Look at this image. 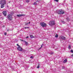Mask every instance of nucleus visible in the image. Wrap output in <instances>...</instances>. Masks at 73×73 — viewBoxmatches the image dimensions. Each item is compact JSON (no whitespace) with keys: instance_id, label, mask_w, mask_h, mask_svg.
<instances>
[{"instance_id":"f257e3e1","label":"nucleus","mask_w":73,"mask_h":73,"mask_svg":"<svg viewBox=\"0 0 73 73\" xmlns=\"http://www.w3.org/2000/svg\"><path fill=\"white\" fill-rule=\"evenodd\" d=\"M56 13H58V14H59V15H62L65 13V12L63 11H62V10L61 9L59 10L58 11H56Z\"/></svg>"},{"instance_id":"f03ea898","label":"nucleus","mask_w":73,"mask_h":73,"mask_svg":"<svg viewBox=\"0 0 73 73\" xmlns=\"http://www.w3.org/2000/svg\"><path fill=\"white\" fill-rule=\"evenodd\" d=\"M6 4V1L5 0H2L0 2V4H3V5H5Z\"/></svg>"},{"instance_id":"7ed1b4c3","label":"nucleus","mask_w":73,"mask_h":73,"mask_svg":"<svg viewBox=\"0 0 73 73\" xmlns=\"http://www.w3.org/2000/svg\"><path fill=\"white\" fill-rule=\"evenodd\" d=\"M7 18L8 20H11L12 19V16L11 14L7 16Z\"/></svg>"},{"instance_id":"20e7f679","label":"nucleus","mask_w":73,"mask_h":73,"mask_svg":"<svg viewBox=\"0 0 73 73\" xmlns=\"http://www.w3.org/2000/svg\"><path fill=\"white\" fill-rule=\"evenodd\" d=\"M49 24L50 25H54L55 24L54 21H50L49 23Z\"/></svg>"},{"instance_id":"39448f33","label":"nucleus","mask_w":73,"mask_h":73,"mask_svg":"<svg viewBox=\"0 0 73 73\" xmlns=\"http://www.w3.org/2000/svg\"><path fill=\"white\" fill-rule=\"evenodd\" d=\"M40 24L42 27H45L46 26V24L44 23H40Z\"/></svg>"},{"instance_id":"423d86ee","label":"nucleus","mask_w":73,"mask_h":73,"mask_svg":"<svg viewBox=\"0 0 73 73\" xmlns=\"http://www.w3.org/2000/svg\"><path fill=\"white\" fill-rule=\"evenodd\" d=\"M17 49L19 51H22L23 50V48H22L20 46L19 47L17 48Z\"/></svg>"},{"instance_id":"0eeeda50","label":"nucleus","mask_w":73,"mask_h":73,"mask_svg":"<svg viewBox=\"0 0 73 73\" xmlns=\"http://www.w3.org/2000/svg\"><path fill=\"white\" fill-rule=\"evenodd\" d=\"M3 13L4 16L6 17L7 16V12L6 11H3Z\"/></svg>"},{"instance_id":"6e6552de","label":"nucleus","mask_w":73,"mask_h":73,"mask_svg":"<svg viewBox=\"0 0 73 73\" xmlns=\"http://www.w3.org/2000/svg\"><path fill=\"white\" fill-rule=\"evenodd\" d=\"M60 39H62V40H65L66 39L65 37L64 36L60 37Z\"/></svg>"},{"instance_id":"1a4fd4ad","label":"nucleus","mask_w":73,"mask_h":73,"mask_svg":"<svg viewBox=\"0 0 73 73\" xmlns=\"http://www.w3.org/2000/svg\"><path fill=\"white\" fill-rule=\"evenodd\" d=\"M25 16V15L21 14V15H17V16L18 17H21V16Z\"/></svg>"},{"instance_id":"9d476101","label":"nucleus","mask_w":73,"mask_h":73,"mask_svg":"<svg viewBox=\"0 0 73 73\" xmlns=\"http://www.w3.org/2000/svg\"><path fill=\"white\" fill-rule=\"evenodd\" d=\"M66 62H67V59H65L63 61V63H66Z\"/></svg>"},{"instance_id":"9b49d317","label":"nucleus","mask_w":73,"mask_h":73,"mask_svg":"<svg viewBox=\"0 0 73 73\" xmlns=\"http://www.w3.org/2000/svg\"><path fill=\"white\" fill-rule=\"evenodd\" d=\"M1 8H4V5H3V4H1Z\"/></svg>"},{"instance_id":"f8f14e48","label":"nucleus","mask_w":73,"mask_h":73,"mask_svg":"<svg viewBox=\"0 0 73 73\" xmlns=\"http://www.w3.org/2000/svg\"><path fill=\"white\" fill-rule=\"evenodd\" d=\"M54 53V52H49V54H50L51 55H52Z\"/></svg>"},{"instance_id":"ddd939ff","label":"nucleus","mask_w":73,"mask_h":73,"mask_svg":"<svg viewBox=\"0 0 73 73\" xmlns=\"http://www.w3.org/2000/svg\"><path fill=\"white\" fill-rule=\"evenodd\" d=\"M40 63L38 64V66L37 67V68L38 69L40 68Z\"/></svg>"},{"instance_id":"4468645a","label":"nucleus","mask_w":73,"mask_h":73,"mask_svg":"<svg viewBox=\"0 0 73 73\" xmlns=\"http://www.w3.org/2000/svg\"><path fill=\"white\" fill-rule=\"evenodd\" d=\"M66 20L68 21H70V19H69V18L68 17H67L66 18Z\"/></svg>"},{"instance_id":"2eb2a0df","label":"nucleus","mask_w":73,"mask_h":73,"mask_svg":"<svg viewBox=\"0 0 73 73\" xmlns=\"http://www.w3.org/2000/svg\"><path fill=\"white\" fill-rule=\"evenodd\" d=\"M24 41L25 42V44H26V45H28V42H26L25 41Z\"/></svg>"},{"instance_id":"dca6fc26","label":"nucleus","mask_w":73,"mask_h":73,"mask_svg":"<svg viewBox=\"0 0 73 73\" xmlns=\"http://www.w3.org/2000/svg\"><path fill=\"white\" fill-rule=\"evenodd\" d=\"M30 37H31V38H34V36L33 35H30Z\"/></svg>"},{"instance_id":"f3484780","label":"nucleus","mask_w":73,"mask_h":73,"mask_svg":"<svg viewBox=\"0 0 73 73\" xmlns=\"http://www.w3.org/2000/svg\"><path fill=\"white\" fill-rule=\"evenodd\" d=\"M26 1L27 3H28V2H29V0H26Z\"/></svg>"},{"instance_id":"a211bd4d","label":"nucleus","mask_w":73,"mask_h":73,"mask_svg":"<svg viewBox=\"0 0 73 73\" xmlns=\"http://www.w3.org/2000/svg\"><path fill=\"white\" fill-rule=\"evenodd\" d=\"M25 29H28L29 28V27H25Z\"/></svg>"},{"instance_id":"6ab92c4d","label":"nucleus","mask_w":73,"mask_h":73,"mask_svg":"<svg viewBox=\"0 0 73 73\" xmlns=\"http://www.w3.org/2000/svg\"><path fill=\"white\" fill-rule=\"evenodd\" d=\"M28 24H29V23H26L25 24L26 25H28Z\"/></svg>"},{"instance_id":"aec40b11","label":"nucleus","mask_w":73,"mask_h":73,"mask_svg":"<svg viewBox=\"0 0 73 73\" xmlns=\"http://www.w3.org/2000/svg\"><path fill=\"white\" fill-rule=\"evenodd\" d=\"M58 37V35L56 34L55 35V37Z\"/></svg>"},{"instance_id":"412c9836","label":"nucleus","mask_w":73,"mask_h":73,"mask_svg":"<svg viewBox=\"0 0 73 73\" xmlns=\"http://www.w3.org/2000/svg\"><path fill=\"white\" fill-rule=\"evenodd\" d=\"M62 23H63V24H65V22L64 21H62Z\"/></svg>"},{"instance_id":"4be33fe9","label":"nucleus","mask_w":73,"mask_h":73,"mask_svg":"<svg viewBox=\"0 0 73 73\" xmlns=\"http://www.w3.org/2000/svg\"><path fill=\"white\" fill-rule=\"evenodd\" d=\"M34 5H37V3L35 2L34 3Z\"/></svg>"},{"instance_id":"5701e85b","label":"nucleus","mask_w":73,"mask_h":73,"mask_svg":"<svg viewBox=\"0 0 73 73\" xmlns=\"http://www.w3.org/2000/svg\"><path fill=\"white\" fill-rule=\"evenodd\" d=\"M68 48L69 49H70V48H71V47L70 46V45H69Z\"/></svg>"},{"instance_id":"b1692460","label":"nucleus","mask_w":73,"mask_h":73,"mask_svg":"<svg viewBox=\"0 0 73 73\" xmlns=\"http://www.w3.org/2000/svg\"><path fill=\"white\" fill-rule=\"evenodd\" d=\"M71 53H73V50H71Z\"/></svg>"},{"instance_id":"393cba45","label":"nucleus","mask_w":73,"mask_h":73,"mask_svg":"<svg viewBox=\"0 0 73 73\" xmlns=\"http://www.w3.org/2000/svg\"><path fill=\"white\" fill-rule=\"evenodd\" d=\"M54 1H56V2H58V0H54Z\"/></svg>"},{"instance_id":"a878e982","label":"nucleus","mask_w":73,"mask_h":73,"mask_svg":"<svg viewBox=\"0 0 73 73\" xmlns=\"http://www.w3.org/2000/svg\"><path fill=\"white\" fill-rule=\"evenodd\" d=\"M17 45L18 46V47H20V46L19 45V44H17Z\"/></svg>"},{"instance_id":"bb28decb","label":"nucleus","mask_w":73,"mask_h":73,"mask_svg":"<svg viewBox=\"0 0 73 73\" xmlns=\"http://www.w3.org/2000/svg\"><path fill=\"white\" fill-rule=\"evenodd\" d=\"M30 58H33V56H31L30 57Z\"/></svg>"},{"instance_id":"cd10ccee","label":"nucleus","mask_w":73,"mask_h":73,"mask_svg":"<svg viewBox=\"0 0 73 73\" xmlns=\"http://www.w3.org/2000/svg\"><path fill=\"white\" fill-rule=\"evenodd\" d=\"M4 35H7V33H5Z\"/></svg>"},{"instance_id":"c85d7f7f","label":"nucleus","mask_w":73,"mask_h":73,"mask_svg":"<svg viewBox=\"0 0 73 73\" xmlns=\"http://www.w3.org/2000/svg\"><path fill=\"white\" fill-rule=\"evenodd\" d=\"M26 38H29V36H27L26 37Z\"/></svg>"},{"instance_id":"c756f323","label":"nucleus","mask_w":73,"mask_h":73,"mask_svg":"<svg viewBox=\"0 0 73 73\" xmlns=\"http://www.w3.org/2000/svg\"><path fill=\"white\" fill-rule=\"evenodd\" d=\"M64 66H62V69H64Z\"/></svg>"},{"instance_id":"7c9ffc66","label":"nucleus","mask_w":73,"mask_h":73,"mask_svg":"<svg viewBox=\"0 0 73 73\" xmlns=\"http://www.w3.org/2000/svg\"><path fill=\"white\" fill-rule=\"evenodd\" d=\"M30 23H31V22H29V24H30Z\"/></svg>"},{"instance_id":"2f4dec72","label":"nucleus","mask_w":73,"mask_h":73,"mask_svg":"<svg viewBox=\"0 0 73 73\" xmlns=\"http://www.w3.org/2000/svg\"><path fill=\"white\" fill-rule=\"evenodd\" d=\"M21 41H24L25 40H21Z\"/></svg>"},{"instance_id":"473e14b6","label":"nucleus","mask_w":73,"mask_h":73,"mask_svg":"<svg viewBox=\"0 0 73 73\" xmlns=\"http://www.w3.org/2000/svg\"><path fill=\"white\" fill-rule=\"evenodd\" d=\"M43 45H44V44H42V46H43Z\"/></svg>"},{"instance_id":"72a5a7b5","label":"nucleus","mask_w":73,"mask_h":73,"mask_svg":"<svg viewBox=\"0 0 73 73\" xmlns=\"http://www.w3.org/2000/svg\"><path fill=\"white\" fill-rule=\"evenodd\" d=\"M41 48H42V45H41Z\"/></svg>"},{"instance_id":"f704fd0d","label":"nucleus","mask_w":73,"mask_h":73,"mask_svg":"<svg viewBox=\"0 0 73 73\" xmlns=\"http://www.w3.org/2000/svg\"><path fill=\"white\" fill-rule=\"evenodd\" d=\"M71 56H72V57H73V54H72V55H71Z\"/></svg>"},{"instance_id":"c9c22d12","label":"nucleus","mask_w":73,"mask_h":73,"mask_svg":"<svg viewBox=\"0 0 73 73\" xmlns=\"http://www.w3.org/2000/svg\"><path fill=\"white\" fill-rule=\"evenodd\" d=\"M37 1H38V2H39V1H36V2H37Z\"/></svg>"},{"instance_id":"e433bc0d","label":"nucleus","mask_w":73,"mask_h":73,"mask_svg":"<svg viewBox=\"0 0 73 73\" xmlns=\"http://www.w3.org/2000/svg\"><path fill=\"white\" fill-rule=\"evenodd\" d=\"M41 47H40V48H39V49H41Z\"/></svg>"}]
</instances>
